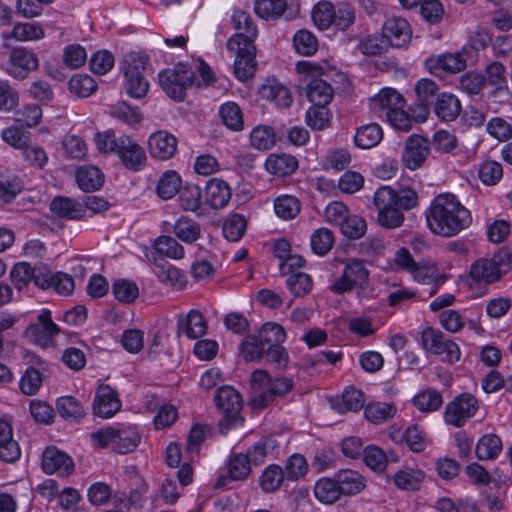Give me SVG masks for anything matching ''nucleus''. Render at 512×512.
<instances>
[{
    "instance_id": "43",
    "label": "nucleus",
    "mask_w": 512,
    "mask_h": 512,
    "mask_svg": "<svg viewBox=\"0 0 512 512\" xmlns=\"http://www.w3.org/2000/svg\"><path fill=\"white\" fill-rule=\"evenodd\" d=\"M56 408L60 416L67 420H77L85 414L83 406L72 396L60 397Z\"/></svg>"
},
{
    "instance_id": "11",
    "label": "nucleus",
    "mask_w": 512,
    "mask_h": 512,
    "mask_svg": "<svg viewBox=\"0 0 512 512\" xmlns=\"http://www.w3.org/2000/svg\"><path fill=\"white\" fill-rule=\"evenodd\" d=\"M418 195L412 189L396 191L389 186L378 188L374 194L373 204L379 211L392 207L410 210L417 205Z\"/></svg>"
},
{
    "instance_id": "22",
    "label": "nucleus",
    "mask_w": 512,
    "mask_h": 512,
    "mask_svg": "<svg viewBox=\"0 0 512 512\" xmlns=\"http://www.w3.org/2000/svg\"><path fill=\"white\" fill-rule=\"evenodd\" d=\"M439 87L434 80L421 79L415 86V92L420 102L419 113L414 116L416 121L424 122L430 113V104L437 95Z\"/></svg>"
},
{
    "instance_id": "63",
    "label": "nucleus",
    "mask_w": 512,
    "mask_h": 512,
    "mask_svg": "<svg viewBox=\"0 0 512 512\" xmlns=\"http://www.w3.org/2000/svg\"><path fill=\"white\" fill-rule=\"evenodd\" d=\"M12 35L18 41L39 40L44 37V30L34 23H18L13 27Z\"/></svg>"
},
{
    "instance_id": "54",
    "label": "nucleus",
    "mask_w": 512,
    "mask_h": 512,
    "mask_svg": "<svg viewBox=\"0 0 512 512\" xmlns=\"http://www.w3.org/2000/svg\"><path fill=\"white\" fill-rule=\"evenodd\" d=\"M246 229V220L242 215L234 214L230 216L223 224V235L231 241H239Z\"/></svg>"
},
{
    "instance_id": "21",
    "label": "nucleus",
    "mask_w": 512,
    "mask_h": 512,
    "mask_svg": "<svg viewBox=\"0 0 512 512\" xmlns=\"http://www.w3.org/2000/svg\"><path fill=\"white\" fill-rule=\"evenodd\" d=\"M207 322L198 310H190L187 315H180L177 322V335L185 334L190 339H198L206 334Z\"/></svg>"
},
{
    "instance_id": "35",
    "label": "nucleus",
    "mask_w": 512,
    "mask_h": 512,
    "mask_svg": "<svg viewBox=\"0 0 512 512\" xmlns=\"http://www.w3.org/2000/svg\"><path fill=\"white\" fill-rule=\"evenodd\" d=\"M314 495L322 503L333 504L340 498L342 493L334 477L318 480L314 487Z\"/></svg>"
},
{
    "instance_id": "34",
    "label": "nucleus",
    "mask_w": 512,
    "mask_h": 512,
    "mask_svg": "<svg viewBox=\"0 0 512 512\" xmlns=\"http://www.w3.org/2000/svg\"><path fill=\"white\" fill-rule=\"evenodd\" d=\"M154 262L158 268L156 275L161 283L179 288L185 285V275L182 274L178 268L172 266L162 258L159 260L155 259Z\"/></svg>"
},
{
    "instance_id": "45",
    "label": "nucleus",
    "mask_w": 512,
    "mask_h": 512,
    "mask_svg": "<svg viewBox=\"0 0 512 512\" xmlns=\"http://www.w3.org/2000/svg\"><path fill=\"white\" fill-rule=\"evenodd\" d=\"M413 403L422 412H433L442 406L443 398L438 391L428 389L416 395Z\"/></svg>"
},
{
    "instance_id": "42",
    "label": "nucleus",
    "mask_w": 512,
    "mask_h": 512,
    "mask_svg": "<svg viewBox=\"0 0 512 512\" xmlns=\"http://www.w3.org/2000/svg\"><path fill=\"white\" fill-rule=\"evenodd\" d=\"M202 191L197 185H187L179 192V204L185 211L197 212L201 207Z\"/></svg>"
},
{
    "instance_id": "44",
    "label": "nucleus",
    "mask_w": 512,
    "mask_h": 512,
    "mask_svg": "<svg viewBox=\"0 0 512 512\" xmlns=\"http://www.w3.org/2000/svg\"><path fill=\"white\" fill-rule=\"evenodd\" d=\"M154 248L157 253L172 259H181L184 257L183 246L171 236H160L154 242Z\"/></svg>"
},
{
    "instance_id": "19",
    "label": "nucleus",
    "mask_w": 512,
    "mask_h": 512,
    "mask_svg": "<svg viewBox=\"0 0 512 512\" xmlns=\"http://www.w3.org/2000/svg\"><path fill=\"white\" fill-rule=\"evenodd\" d=\"M250 473L251 465L244 454H233L229 461L228 473L226 475H220L214 487L227 488L232 481L244 480Z\"/></svg>"
},
{
    "instance_id": "2",
    "label": "nucleus",
    "mask_w": 512,
    "mask_h": 512,
    "mask_svg": "<svg viewBox=\"0 0 512 512\" xmlns=\"http://www.w3.org/2000/svg\"><path fill=\"white\" fill-rule=\"evenodd\" d=\"M231 21L235 30H245V33H236L227 41V49L235 53L234 75L238 80L245 81L252 78L256 72L254 42L258 36V30L246 11L234 10Z\"/></svg>"
},
{
    "instance_id": "46",
    "label": "nucleus",
    "mask_w": 512,
    "mask_h": 512,
    "mask_svg": "<svg viewBox=\"0 0 512 512\" xmlns=\"http://www.w3.org/2000/svg\"><path fill=\"white\" fill-rule=\"evenodd\" d=\"M284 471L278 465H269L260 476V486L266 493L276 491L284 480Z\"/></svg>"
},
{
    "instance_id": "62",
    "label": "nucleus",
    "mask_w": 512,
    "mask_h": 512,
    "mask_svg": "<svg viewBox=\"0 0 512 512\" xmlns=\"http://www.w3.org/2000/svg\"><path fill=\"white\" fill-rule=\"evenodd\" d=\"M109 113L112 117L126 124H136L139 123L142 119L141 114L126 102H119L117 104L111 105Z\"/></svg>"
},
{
    "instance_id": "37",
    "label": "nucleus",
    "mask_w": 512,
    "mask_h": 512,
    "mask_svg": "<svg viewBox=\"0 0 512 512\" xmlns=\"http://www.w3.org/2000/svg\"><path fill=\"white\" fill-rule=\"evenodd\" d=\"M175 235L183 242L192 244L201 236V227L187 217H180L174 224Z\"/></svg>"
},
{
    "instance_id": "14",
    "label": "nucleus",
    "mask_w": 512,
    "mask_h": 512,
    "mask_svg": "<svg viewBox=\"0 0 512 512\" xmlns=\"http://www.w3.org/2000/svg\"><path fill=\"white\" fill-rule=\"evenodd\" d=\"M430 149L431 147L428 139L419 135L410 136L406 140L402 155L404 165L410 170L420 168L429 155Z\"/></svg>"
},
{
    "instance_id": "53",
    "label": "nucleus",
    "mask_w": 512,
    "mask_h": 512,
    "mask_svg": "<svg viewBox=\"0 0 512 512\" xmlns=\"http://www.w3.org/2000/svg\"><path fill=\"white\" fill-rule=\"evenodd\" d=\"M42 382L43 377L39 370L33 367H29L26 369L25 373L20 379V390L25 395H35L39 391Z\"/></svg>"
},
{
    "instance_id": "29",
    "label": "nucleus",
    "mask_w": 512,
    "mask_h": 512,
    "mask_svg": "<svg viewBox=\"0 0 512 512\" xmlns=\"http://www.w3.org/2000/svg\"><path fill=\"white\" fill-rule=\"evenodd\" d=\"M76 181L81 190L93 192L102 187L104 176L97 167L82 166L76 171Z\"/></svg>"
},
{
    "instance_id": "26",
    "label": "nucleus",
    "mask_w": 512,
    "mask_h": 512,
    "mask_svg": "<svg viewBox=\"0 0 512 512\" xmlns=\"http://www.w3.org/2000/svg\"><path fill=\"white\" fill-rule=\"evenodd\" d=\"M266 170L275 176L286 177L298 168V160L287 154H271L265 162Z\"/></svg>"
},
{
    "instance_id": "55",
    "label": "nucleus",
    "mask_w": 512,
    "mask_h": 512,
    "mask_svg": "<svg viewBox=\"0 0 512 512\" xmlns=\"http://www.w3.org/2000/svg\"><path fill=\"white\" fill-rule=\"evenodd\" d=\"M287 286L294 296L302 297L311 291L313 282L308 274L295 272L288 277Z\"/></svg>"
},
{
    "instance_id": "23",
    "label": "nucleus",
    "mask_w": 512,
    "mask_h": 512,
    "mask_svg": "<svg viewBox=\"0 0 512 512\" xmlns=\"http://www.w3.org/2000/svg\"><path fill=\"white\" fill-rule=\"evenodd\" d=\"M231 198L229 185L217 178H212L205 187V200L213 209L225 207Z\"/></svg>"
},
{
    "instance_id": "32",
    "label": "nucleus",
    "mask_w": 512,
    "mask_h": 512,
    "mask_svg": "<svg viewBox=\"0 0 512 512\" xmlns=\"http://www.w3.org/2000/svg\"><path fill=\"white\" fill-rule=\"evenodd\" d=\"M278 444L272 436L262 437L252 447H250L244 456L247 458L250 465H260L265 461L267 455L272 453Z\"/></svg>"
},
{
    "instance_id": "48",
    "label": "nucleus",
    "mask_w": 512,
    "mask_h": 512,
    "mask_svg": "<svg viewBox=\"0 0 512 512\" xmlns=\"http://www.w3.org/2000/svg\"><path fill=\"white\" fill-rule=\"evenodd\" d=\"M466 59L460 52L437 56L435 66L448 73H457L466 68Z\"/></svg>"
},
{
    "instance_id": "15",
    "label": "nucleus",
    "mask_w": 512,
    "mask_h": 512,
    "mask_svg": "<svg viewBox=\"0 0 512 512\" xmlns=\"http://www.w3.org/2000/svg\"><path fill=\"white\" fill-rule=\"evenodd\" d=\"M382 32L390 47H405L412 38L410 24L402 17L387 19L382 26Z\"/></svg>"
},
{
    "instance_id": "58",
    "label": "nucleus",
    "mask_w": 512,
    "mask_h": 512,
    "mask_svg": "<svg viewBox=\"0 0 512 512\" xmlns=\"http://www.w3.org/2000/svg\"><path fill=\"white\" fill-rule=\"evenodd\" d=\"M10 279L17 290H22L32 282L33 267L27 262L15 264L10 272Z\"/></svg>"
},
{
    "instance_id": "28",
    "label": "nucleus",
    "mask_w": 512,
    "mask_h": 512,
    "mask_svg": "<svg viewBox=\"0 0 512 512\" xmlns=\"http://www.w3.org/2000/svg\"><path fill=\"white\" fill-rule=\"evenodd\" d=\"M333 89L331 85L319 78H313L308 83L306 95L315 106H326L333 98Z\"/></svg>"
},
{
    "instance_id": "39",
    "label": "nucleus",
    "mask_w": 512,
    "mask_h": 512,
    "mask_svg": "<svg viewBox=\"0 0 512 512\" xmlns=\"http://www.w3.org/2000/svg\"><path fill=\"white\" fill-rule=\"evenodd\" d=\"M220 117L223 124L233 130L240 131L243 129V115L240 107L234 102H227L220 107Z\"/></svg>"
},
{
    "instance_id": "27",
    "label": "nucleus",
    "mask_w": 512,
    "mask_h": 512,
    "mask_svg": "<svg viewBox=\"0 0 512 512\" xmlns=\"http://www.w3.org/2000/svg\"><path fill=\"white\" fill-rule=\"evenodd\" d=\"M335 478L344 496L358 494L366 486L364 477L354 470H342L335 475Z\"/></svg>"
},
{
    "instance_id": "52",
    "label": "nucleus",
    "mask_w": 512,
    "mask_h": 512,
    "mask_svg": "<svg viewBox=\"0 0 512 512\" xmlns=\"http://www.w3.org/2000/svg\"><path fill=\"white\" fill-rule=\"evenodd\" d=\"M339 227L342 234L351 240L360 239L367 230L366 221L357 215H349Z\"/></svg>"
},
{
    "instance_id": "16",
    "label": "nucleus",
    "mask_w": 512,
    "mask_h": 512,
    "mask_svg": "<svg viewBox=\"0 0 512 512\" xmlns=\"http://www.w3.org/2000/svg\"><path fill=\"white\" fill-rule=\"evenodd\" d=\"M42 468L46 474L69 476L74 471V463L65 452L56 447H47L42 456Z\"/></svg>"
},
{
    "instance_id": "61",
    "label": "nucleus",
    "mask_w": 512,
    "mask_h": 512,
    "mask_svg": "<svg viewBox=\"0 0 512 512\" xmlns=\"http://www.w3.org/2000/svg\"><path fill=\"white\" fill-rule=\"evenodd\" d=\"M293 41L295 49L302 55H312L318 49V41L316 37L307 30H300L297 32Z\"/></svg>"
},
{
    "instance_id": "40",
    "label": "nucleus",
    "mask_w": 512,
    "mask_h": 512,
    "mask_svg": "<svg viewBox=\"0 0 512 512\" xmlns=\"http://www.w3.org/2000/svg\"><path fill=\"white\" fill-rule=\"evenodd\" d=\"M423 478V472L420 470H400L394 475V483L399 489L416 491L420 489Z\"/></svg>"
},
{
    "instance_id": "38",
    "label": "nucleus",
    "mask_w": 512,
    "mask_h": 512,
    "mask_svg": "<svg viewBox=\"0 0 512 512\" xmlns=\"http://www.w3.org/2000/svg\"><path fill=\"white\" fill-rule=\"evenodd\" d=\"M287 9L286 0H256L255 1V12L256 14L268 19L280 18Z\"/></svg>"
},
{
    "instance_id": "47",
    "label": "nucleus",
    "mask_w": 512,
    "mask_h": 512,
    "mask_svg": "<svg viewBox=\"0 0 512 512\" xmlns=\"http://www.w3.org/2000/svg\"><path fill=\"white\" fill-rule=\"evenodd\" d=\"M181 178L174 172L169 171L163 174L157 185L158 195L162 199H171L174 195L180 192Z\"/></svg>"
},
{
    "instance_id": "51",
    "label": "nucleus",
    "mask_w": 512,
    "mask_h": 512,
    "mask_svg": "<svg viewBox=\"0 0 512 512\" xmlns=\"http://www.w3.org/2000/svg\"><path fill=\"white\" fill-rule=\"evenodd\" d=\"M113 294L117 300L123 303H133L139 295V289L134 282L119 279L113 283Z\"/></svg>"
},
{
    "instance_id": "7",
    "label": "nucleus",
    "mask_w": 512,
    "mask_h": 512,
    "mask_svg": "<svg viewBox=\"0 0 512 512\" xmlns=\"http://www.w3.org/2000/svg\"><path fill=\"white\" fill-rule=\"evenodd\" d=\"M149 59L144 55L131 53L123 60V73L126 79L127 94L136 99L143 98L149 89L146 78Z\"/></svg>"
},
{
    "instance_id": "36",
    "label": "nucleus",
    "mask_w": 512,
    "mask_h": 512,
    "mask_svg": "<svg viewBox=\"0 0 512 512\" xmlns=\"http://www.w3.org/2000/svg\"><path fill=\"white\" fill-rule=\"evenodd\" d=\"M502 451V441L495 434H487L479 439L475 453L479 460L495 459Z\"/></svg>"
},
{
    "instance_id": "4",
    "label": "nucleus",
    "mask_w": 512,
    "mask_h": 512,
    "mask_svg": "<svg viewBox=\"0 0 512 512\" xmlns=\"http://www.w3.org/2000/svg\"><path fill=\"white\" fill-rule=\"evenodd\" d=\"M95 145L100 153H115L123 166L130 171L144 168L147 157L144 149L127 135L116 136L112 130L95 135Z\"/></svg>"
},
{
    "instance_id": "49",
    "label": "nucleus",
    "mask_w": 512,
    "mask_h": 512,
    "mask_svg": "<svg viewBox=\"0 0 512 512\" xmlns=\"http://www.w3.org/2000/svg\"><path fill=\"white\" fill-rule=\"evenodd\" d=\"M334 244V235L327 228L317 229L311 236V249L320 256L327 254Z\"/></svg>"
},
{
    "instance_id": "30",
    "label": "nucleus",
    "mask_w": 512,
    "mask_h": 512,
    "mask_svg": "<svg viewBox=\"0 0 512 512\" xmlns=\"http://www.w3.org/2000/svg\"><path fill=\"white\" fill-rule=\"evenodd\" d=\"M383 131L379 124L369 123L359 127L354 136L355 145L361 149H370L380 143Z\"/></svg>"
},
{
    "instance_id": "41",
    "label": "nucleus",
    "mask_w": 512,
    "mask_h": 512,
    "mask_svg": "<svg viewBox=\"0 0 512 512\" xmlns=\"http://www.w3.org/2000/svg\"><path fill=\"white\" fill-rule=\"evenodd\" d=\"M335 7L329 1L318 2L312 10V20L320 30H326L333 24Z\"/></svg>"
},
{
    "instance_id": "1",
    "label": "nucleus",
    "mask_w": 512,
    "mask_h": 512,
    "mask_svg": "<svg viewBox=\"0 0 512 512\" xmlns=\"http://www.w3.org/2000/svg\"><path fill=\"white\" fill-rule=\"evenodd\" d=\"M286 338L284 328L277 323L263 324L256 334L245 336L240 344V356L245 362L266 359L283 369L289 361L288 352L281 345Z\"/></svg>"
},
{
    "instance_id": "64",
    "label": "nucleus",
    "mask_w": 512,
    "mask_h": 512,
    "mask_svg": "<svg viewBox=\"0 0 512 512\" xmlns=\"http://www.w3.org/2000/svg\"><path fill=\"white\" fill-rule=\"evenodd\" d=\"M478 174L485 185H495L503 176L502 165L492 160L485 161L480 165Z\"/></svg>"
},
{
    "instance_id": "50",
    "label": "nucleus",
    "mask_w": 512,
    "mask_h": 512,
    "mask_svg": "<svg viewBox=\"0 0 512 512\" xmlns=\"http://www.w3.org/2000/svg\"><path fill=\"white\" fill-rule=\"evenodd\" d=\"M3 141L16 149L23 150L30 142V133L20 125H13L1 133Z\"/></svg>"
},
{
    "instance_id": "13",
    "label": "nucleus",
    "mask_w": 512,
    "mask_h": 512,
    "mask_svg": "<svg viewBox=\"0 0 512 512\" xmlns=\"http://www.w3.org/2000/svg\"><path fill=\"white\" fill-rule=\"evenodd\" d=\"M59 332L60 329L51 319L50 311L44 310L38 315V321L26 328L24 335L31 342L46 347Z\"/></svg>"
},
{
    "instance_id": "25",
    "label": "nucleus",
    "mask_w": 512,
    "mask_h": 512,
    "mask_svg": "<svg viewBox=\"0 0 512 512\" xmlns=\"http://www.w3.org/2000/svg\"><path fill=\"white\" fill-rule=\"evenodd\" d=\"M461 102L453 94L443 93L438 96L434 104L436 116L445 122L454 121L461 112Z\"/></svg>"
},
{
    "instance_id": "17",
    "label": "nucleus",
    "mask_w": 512,
    "mask_h": 512,
    "mask_svg": "<svg viewBox=\"0 0 512 512\" xmlns=\"http://www.w3.org/2000/svg\"><path fill=\"white\" fill-rule=\"evenodd\" d=\"M121 408L117 392L109 385L102 384L96 391L93 410L96 416L110 418Z\"/></svg>"
},
{
    "instance_id": "57",
    "label": "nucleus",
    "mask_w": 512,
    "mask_h": 512,
    "mask_svg": "<svg viewBox=\"0 0 512 512\" xmlns=\"http://www.w3.org/2000/svg\"><path fill=\"white\" fill-rule=\"evenodd\" d=\"M70 90L79 97L90 96L97 88L95 80L87 74H79L69 81Z\"/></svg>"
},
{
    "instance_id": "60",
    "label": "nucleus",
    "mask_w": 512,
    "mask_h": 512,
    "mask_svg": "<svg viewBox=\"0 0 512 512\" xmlns=\"http://www.w3.org/2000/svg\"><path fill=\"white\" fill-rule=\"evenodd\" d=\"M251 145L258 150H268L275 143L273 130L268 126H259L252 130L250 134Z\"/></svg>"
},
{
    "instance_id": "5",
    "label": "nucleus",
    "mask_w": 512,
    "mask_h": 512,
    "mask_svg": "<svg viewBox=\"0 0 512 512\" xmlns=\"http://www.w3.org/2000/svg\"><path fill=\"white\" fill-rule=\"evenodd\" d=\"M294 386L291 378H271L266 370H255L250 377L249 405L262 410L271 405L276 397L288 394Z\"/></svg>"
},
{
    "instance_id": "3",
    "label": "nucleus",
    "mask_w": 512,
    "mask_h": 512,
    "mask_svg": "<svg viewBox=\"0 0 512 512\" xmlns=\"http://www.w3.org/2000/svg\"><path fill=\"white\" fill-rule=\"evenodd\" d=\"M430 230L443 237H452L467 228L471 214L452 194L437 196L426 213Z\"/></svg>"
},
{
    "instance_id": "20",
    "label": "nucleus",
    "mask_w": 512,
    "mask_h": 512,
    "mask_svg": "<svg viewBox=\"0 0 512 512\" xmlns=\"http://www.w3.org/2000/svg\"><path fill=\"white\" fill-rule=\"evenodd\" d=\"M148 146L154 158L168 160L177 151V139L167 131H157L150 136Z\"/></svg>"
},
{
    "instance_id": "12",
    "label": "nucleus",
    "mask_w": 512,
    "mask_h": 512,
    "mask_svg": "<svg viewBox=\"0 0 512 512\" xmlns=\"http://www.w3.org/2000/svg\"><path fill=\"white\" fill-rule=\"evenodd\" d=\"M478 410V400L470 393H463L445 407L444 419L447 424L462 427Z\"/></svg>"
},
{
    "instance_id": "24",
    "label": "nucleus",
    "mask_w": 512,
    "mask_h": 512,
    "mask_svg": "<svg viewBox=\"0 0 512 512\" xmlns=\"http://www.w3.org/2000/svg\"><path fill=\"white\" fill-rule=\"evenodd\" d=\"M470 276L476 282L491 284L500 280L502 271L492 258H481L470 267Z\"/></svg>"
},
{
    "instance_id": "8",
    "label": "nucleus",
    "mask_w": 512,
    "mask_h": 512,
    "mask_svg": "<svg viewBox=\"0 0 512 512\" xmlns=\"http://www.w3.org/2000/svg\"><path fill=\"white\" fill-rule=\"evenodd\" d=\"M159 84L163 91L175 101H183L185 90L193 84L194 72L184 64H177L159 73Z\"/></svg>"
},
{
    "instance_id": "33",
    "label": "nucleus",
    "mask_w": 512,
    "mask_h": 512,
    "mask_svg": "<svg viewBox=\"0 0 512 512\" xmlns=\"http://www.w3.org/2000/svg\"><path fill=\"white\" fill-rule=\"evenodd\" d=\"M113 451L119 454H127L134 451L141 440L139 433L132 427L115 429Z\"/></svg>"
},
{
    "instance_id": "59",
    "label": "nucleus",
    "mask_w": 512,
    "mask_h": 512,
    "mask_svg": "<svg viewBox=\"0 0 512 512\" xmlns=\"http://www.w3.org/2000/svg\"><path fill=\"white\" fill-rule=\"evenodd\" d=\"M396 413V407L388 403L369 404L365 409L366 418L373 423H380L392 418Z\"/></svg>"
},
{
    "instance_id": "10",
    "label": "nucleus",
    "mask_w": 512,
    "mask_h": 512,
    "mask_svg": "<svg viewBox=\"0 0 512 512\" xmlns=\"http://www.w3.org/2000/svg\"><path fill=\"white\" fill-rule=\"evenodd\" d=\"M215 403L217 408L224 414L220 421L221 432L226 430L241 420L240 411L243 403L240 394L230 386L220 387L215 394Z\"/></svg>"
},
{
    "instance_id": "31",
    "label": "nucleus",
    "mask_w": 512,
    "mask_h": 512,
    "mask_svg": "<svg viewBox=\"0 0 512 512\" xmlns=\"http://www.w3.org/2000/svg\"><path fill=\"white\" fill-rule=\"evenodd\" d=\"M50 209L63 218L79 219L83 216V204L68 197H55L50 203Z\"/></svg>"
},
{
    "instance_id": "6",
    "label": "nucleus",
    "mask_w": 512,
    "mask_h": 512,
    "mask_svg": "<svg viewBox=\"0 0 512 512\" xmlns=\"http://www.w3.org/2000/svg\"><path fill=\"white\" fill-rule=\"evenodd\" d=\"M405 105L404 97L393 88H383L370 99V108L380 118H386L395 129L408 132L413 120L404 110Z\"/></svg>"
},
{
    "instance_id": "56",
    "label": "nucleus",
    "mask_w": 512,
    "mask_h": 512,
    "mask_svg": "<svg viewBox=\"0 0 512 512\" xmlns=\"http://www.w3.org/2000/svg\"><path fill=\"white\" fill-rule=\"evenodd\" d=\"M274 209L279 217L291 219L300 212V203L296 197L284 195L275 200Z\"/></svg>"
},
{
    "instance_id": "18",
    "label": "nucleus",
    "mask_w": 512,
    "mask_h": 512,
    "mask_svg": "<svg viewBox=\"0 0 512 512\" xmlns=\"http://www.w3.org/2000/svg\"><path fill=\"white\" fill-rule=\"evenodd\" d=\"M9 61L11 64L9 73L15 78L24 79L28 72L35 71L39 67L36 54L23 47L12 49Z\"/></svg>"
},
{
    "instance_id": "9",
    "label": "nucleus",
    "mask_w": 512,
    "mask_h": 512,
    "mask_svg": "<svg viewBox=\"0 0 512 512\" xmlns=\"http://www.w3.org/2000/svg\"><path fill=\"white\" fill-rule=\"evenodd\" d=\"M369 280V270L359 259H348L343 273L330 287L331 291L343 294L354 288L365 289Z\"/></svg>"
}]
</instances>
